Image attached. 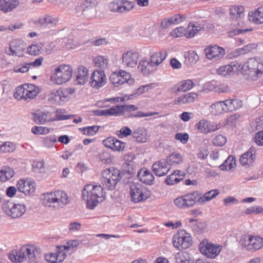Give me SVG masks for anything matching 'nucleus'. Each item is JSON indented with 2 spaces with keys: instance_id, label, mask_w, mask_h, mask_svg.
Here are the masks:
<instances>
[{
  "instance_id": "obj_51",
  "label": "nucleus",
  "mask_w": 263,
  "mask_h": 263,
  "mask_svg": "<svg viewBox=\"0 0 263 263\" xmlns=\"http://www.w3.org/2000/svg\"><path fill=\"white\" fill-rule=\"evenodd\" d=\"M99 128L100 126L94 125L91 126L84 127L83 128H80V130H81L83 134L84 135L88 136H93L97 133Z\"/></svg>"
},
{
  "instance_id": "obj_60",
  "label": "nucleus",
  "mask_w": 263,
  "mask_h": 263,
  "mask_svg": "<svg viewBox=\"0 0 263 263\" xmlns=\"http://www.w3.org/2000/svg\"><path fill=\"white\" fill-rule=\"evenodd\" d=\"M79 245V242L78 240H72L68 242L67 245L58 246V248L62 249L64 251L68 250L70 248H77Z\"/></svg>"
},
{
  "instance_id": "obj_40",
  "label": "nucleus",
  "mask_w": 263,
  "mask_h": 263,
  "mask_svg": "<svg viewBox=\"0 0 263 263\" xmlns=\"http://www.w3.org/2000/svg\"><path fill=\"white\" fill-rule=\"evenodd\" d=\"M236 165V159L234 156H229L224 162L219 166L221 170H230Z\"/></svg>"
},
{
  "instance_id": "obj_47",
  "label": "nucleus",
  "mask_w": 263,
  "mask_h": 263,
  "mask_svg": "<svg viewBox=\"0 0 263 263\" xmlns=\"http://www.w3.org/2000/svg\"><path fill=\"white\" fill-rule=\"evenodd\" d=\"M177 172L180 173V171H174L170 175L167 176L164 181L167 185H172L180 181V178L177 177Z\"/></svg>"
},
{
  "instance_id": "obj_27",
  "label": "nucleus",
  "mask_w": 263,
  "mask_h": 263,
  "mask_svg": "<svg viewBox=\"0 0 263 263\" xmlns=\"http://www.w3.org/2000/svg\"><path fill=\"white\" fill-rule=\"evenodd\" d=\"M88 79V69L83 66L78 67V74L75 80V83L78 85H84Z\"/></svg>"
},
{
  "instance_id": "obj_13",
  "label": "nucleus",
  "mask_w": 263,
  "mask_h": 263,
  "mask_svg": "<svg viewBox=\"0 0 263 263\" xmlns=\"http://www.w3.org/2000/svg\"><path fill=\"white\" fill-rule=\"evenodd\" d=\"M222 247L220 245H215L212 243H200L199 249L200 252L208 258H215L218 255L221 251Z\"/></svg>"
},
{
  "instance_id": "obj_19",
  "label": "nucleus",
  "mask_w": 263,
  "mask_h": 263,
  "mask_svg": "<svg viewBox=\"0 0 263 263\" xmlns=\"http://www.w3.org/2000/svg\"><path fill=\"white\" fill-rule=\"evenodd\" d=\"M171 167L168 166L165 159L157 161L152 165V171L157 176H163L167 174Z\"/></svg>"
},
{
  "instance_id": "obj_42",
  "label": "nucleus",
  "mask_w": 263,
  "mask_h": 263,
  "mask_svg": "<svg viewBox=\"0 0 263 263\" xmlns=\"http://www.w3.org/2000/svg\"><path fill=\"white\" fill-rule=\"evenodd\" d=\"M219 191L218 190H211L205 193L203 196H198V201L200 203H203L206 201H209L212 199L215 198L218 194Z\"/></svg>"
},
{
  "instance_id": "obj_9",
  "label": "nucleus",
  "mask_w": 263,
  "mask_h": 263,
  "mask_svg": "<svg viewBox=\"0 0 263 263\" xmlns=\"http://www.w3.org/2000/svg\"><path fill=\"white\" fill-rule=\"evenodd\" d=\"M4 212L13 218L22 216L26 212L25 206L23 204H15L12 201L7 200L2 203Z\"/></svg>"
},
{
  "instance_id": "obj_18",
  "label": "nucleus",
  "mask_w": 263,
  "mask_h": 263,
  "mask_svg": "<svg viewBox=\"0 0 263 263\" xmlns=\"http://www.w3.org/2000/svg\"><path fill=\"white\" fill-rule=\"evenodd\" d=\"M18 190L25 195H29L35 191V183L29 179H20L17 183Z\"/></svg>"
},
{
  "instance_id": "obj_55",
  "label": "nucleus",
  "mask_w": 263,
  "mask_h": 263,
  "mask_svg": "<svg viewBox=\"0 0 263 263\" xmlns=\"http://www.w3.org/2000/svg\"><path fill=\"white\" fill-rule=\"evenodd\" d=\"M114 143L112 146L111 149L114 151H123L125 147V143L116 138H114Z\"/></svg>"
},
{
  "instance_id": "obj_24",
  "label": "nucleus",
  "mask_w": 263,
  "mask_h": 263,
  "mask_svg": "<svg viewBox=\"0 0 263 263\" xmlns=\"http://www.w3.org/2000/svg\"><path fill=\"white\" fill-rule=\"evenodd\" d=\"M20 4L19 0H0V10L4 13L11 12Z\"/></svg>"
},
{
  "instance_id": "obj_43",
  "label": "nucleus",
  "mask_w": 263,
  "mask_h": 263,
  "mask_svg": "<svg viewBox=\"0 0 263 263\" xmlns=\"http://www.w3.org/2000/svg\"><path fill=\"white\" fill-rule=\"evenodd\" d=\"M257 47L256 44H250L243 46L242 48H239L235 50L233 53L234 57L238 56L241 54H246L249 52L252 49H255Z\"/></svg>"
},
{
  "instance_id": "obj_41",
  "label": "nucleus",
  "mask_w": 263,
  "mask_h": 263,
  "mask_svg": "<svg viewBox=\"0 0 263 263\" xmlns=\"http://www.w3.org/2000/svg\"><path fill=\"white\" fill-rule=\"evenodd\" d=\"M244 8L241 6H232L230 8V14L232 18H241L243 15Z\"/></svg>"
},
{
  "instance_id": "obj_61",
  "label": "nucleus",
  "mask_w": 263,
  "mask_h": 263,
  "mask_svg": "<svg viewBox=\"0 0 263 263\" xmlns=\"http://www.w3.org/2000/svg\"><path fill=\"white\" fill-rule=\"evenodd\" d=\"M99 158L100 161L104 164L108 163L111 160V155L107 151H103L99 155Z\"/></svg>"
},
{
  "instance_id": "obj_38",
  "label": "nucleus",
  "mask_w": 263,
  "mask_h": 263,
  "mask_svg": "<svg viewBox=\"0 0 263 263\" xmlns=\"http://www.w3.org/2000/svg\"><path fill=\"white\" fill-rule=\"evenodd\" d=\"M93 62L96 67L99 68V70H103L107 69L108 65V60L103 56L99 55L93 59Z\"/></svg>"
},
{
  "instance_id": "obj_23",
  "label": "nucleus",
  "mask_w": 263,
  "mask_h": 263,
  "mask_svg": "<svg viewBox=\"0 0 263 263\" xmlns=\"http://www.w3.org/2000/svg\"><path fill=\"white\" fill-rule=\"evenodd\" d=\"M154 68L155 66L147 59L140 61L138 66L139 71L144 76L150 74L154 70Z\"/></svg>"
},
{
  "instance_id": "obj_2",
  "label": "nucleus",
  "mask_w": 263,
  "mask_h": 263,
  "mask_svg": "<svg viewBox=\"0 0 263 263\" xmlns=\"http://www.w3.org/2000/svg\"><path fill=\"white\" fill-rule=\"evenodd\" d=\"M240 69L246 79L253 81H257L263 76V62L251 58L242 65L240 64Z\"/></svg>"
},
{
  "instance_id": "obj_32",
  "label": "nucleus",
  "mask_w": 263,
  "mask_h": 263,
  "mask_svg": "<svg viewBox=\"0 0 263 263\" xmlns=\"http://www.w3.org/2000/svg\"><path fill=\"white\" fill-rule=\"evenodd\" d=\"M119 110L118 105H116L109 109L94 110L93 114L97 116H119Z\"/></svg>"
},
{
  "instance_id": "obj_54",
  "label": "nucleus",
  "mask_w": 263,
  "mask_h": 263,
  "mask_svg": "<svg viewBox=\"0 0 263 263\" xmlns=\"http://www.w3.org/2000/svg\"><path fill=\"white\" fill-rule=\"evenodd\" d=\"M116 133L119 138H123L132 135L133 132L128 127L123 126L119 130H117Z\"/></svg>"
},
{
  "instance_id": "obj_64",
  "label": "nucleus",
  "mask_w": 263,
  "mask_h": 263,
  "mask_svg": "<svg viewBox=\"0 0 263 263\" xmlns=\"http://www.w3.org/2000/svg\"><path fill=\"white\" fill-rule=\"evenodd\" d=\"M175 138L177 140L180 141L182 143L185 144L189 140V135L186 133H178L175 135Z\"/></svg>"
},
{
  "instance_id": "obj_34",
  "label": "nucleus",
  "mask_w": 263,
  "mask_h": 263,
  "mask_svg": "<svg viewBox=\"0 0 263 263\" xmlns=\"http://www.w3.org/2000/svg\"><path fill=\"white\" fill-rule=\"evenodd\" d=\"M227 111H233L242 106V101L238 99H228L224 101Z\"/></svg>"
},
{
  "instance_id": "obj_22",
  "label": "nucleus",
  "mask_w": 263,
  "mask_h": 263,
  "mask_svg": "<svg viewBox=\"0 0 263 263\" xmlns=\"http://www.w3.org/2000/svg\"><path fill=\"white\" fill-rule=\"evenodd\" d=\"M255 148L252 146L240 158V163L243 166H250L256 159Z\"/></svg>"
},
{
  "instance_id": "obj_26",
  "label": "nucleus",
  "mask_w": 263,
  "mask_h": 263,
  "mask_svg": "<svg viewBox=\"0 0 263 263\" xmlns=\"http://www.w3.org/2000/svg\"><path fill=\"white\" fill-rule=\"evenodd\" d=\"M37 22L41 27L50 28L56 25L58 22V18L51 15H45L40 18Z\"/></svg>"
},
{
  "instance_id": "obj_37",
  "label": "nucleus",
  "mask_w": 263,
  "mask_h": 263,
  "mask_svg": "<svg viewBox=\"0 0 263 263\" xmlns=\"http://www.w3.org/2000/svg\"><path fill=\"white\" fill-rule=\"evenodd\" d=\"M26 98L27 99H34L40 92V89L32 84H26Z\"/></svg>"
},
{
  "instance_id": "obj_48",
  "label": "nucleus",
  "mask_w": 263,
  "mask_h": 263,
  "mask_svg": "<svg viewBox=\"0 0 263 263\" xmlns=\"http://www.w3.org/2000/svg\"><path fill=\"white\" fill-rule=\"evenodd\" d=\"M185 18L186 17L184 15L176 14L171 17L165 18L167 21L168 23L171 26L182 22L185 20Z\"/></svg>"
},
{
  "instance_id": "obj_17",
  "label": "nucleus",
  "mask_w": 263,
  "mask_h": 263,
  "mask_svg": "<svg viewBox=\"0 0 263 263\" xmlns=\"http://www.w3.org/2000/svg\"><path fill=\"white\" fill-rule=\"evenodd\" d=\"M90 80L91 86L96 88L102 87L106 83V78L103 70H95L91 76Z\"/></svg>"
},
{
  "instance_id": "obj_57",
  "label": "nucleus",
  "mask_w": 263,
  "mask_h": 263,
  "mask_svg": "<svg viewBox=\"0 0 263 263\" xmlns=\"http://www.w3.org/2000/svg\"><path fill=\"white\" fill-rule=\"evenodd\" d=\"M226 142V138L221 135L216 136L212 140L213 144L217 146H221L223 145Z\"/></svg>"
},
{
  "instance_id": "obj_59",
  "label": "nucleus",
  "mask_w": 263,
  "mask_h": 263,
  "mask_svg": "<svg viewBox=\"0 0 263 263\" xmlns=\"http://www.w3.org/2000/svg\"><path fill=\"white\" fill-rule=\"evenodd\" d=\"M186 32V29L184 27H180L176 28L173 31L171 32V34L172 36L175 37H181L183 35L185 36Z\"/></svg>"
},
{
  "instance_id": "obj_31",
  "label": "nucleus",
  "mask_w": 263,
  "mask_h": 263,
  "mask_svg": "<svg viewBox=\"0 0 263 263\" xmlns=\"http://www.w3.org/2000/svg\"><path fill=\"white\" fill-rule=\"evenodd\" d=\"M167 55V53L166 50L155 52L151 56L149 61L156 67L165 60Z\"/></svg>"
},
{
  "instance_id": "obj_16",
  "label": "nucleus",
  "mask_w": 263,
  "mask_h": 263,
  "mask_svg": "<svg viewBox=\"0 0 263 263\" xmlns=\"http://www.w3.org/2000/svg\"><path fill=\"white\" fill-rule=\"evenodd\" d=\"M139 59V53L130 50L124 53L122 57V64L127 67L134 68L136 66Z\"/></svg>"
},
{
  "instance_id": "obj_12",
  "label": "nucleus",
  "mask_w": 263,
  "mask_h": 263,
  "mask_svg": "<svg viewBox=\"0 0 263 263\" xmlns=\"http://www.w3.org/2000/svg\"><path fill=\"white\" fill-rule=\"evenodd\" d=\"M109 79L115 87H118L125 83L131 85L134 82V79L131 78L130 74L122 70L112 72Z\"/></svg>"
},
{
  "instance_id": "obj_11",
  "label": "nucleus",
  "mask_w": 263,
  "mask_h": 263,
  "mask_svg": "<svg viewBox=\"0 0 263 263\" xmlns=\"http://www.w3.org/2000/svg\"><path fill=\"white\" fill-rule=\"evenodd\" d=\"M240 243L249 251H256L263 247V238L245 235L241 238Z\"/></svg>"
},
{
  "instance_id": "obj_29",
  "label": "nucleus",
  "mask_w": 263,
  "mask_h": 263,
  "mask_svg": "<svg viewBox=\"0 0 263 263\" xmlns=\"http://www.w3.org/2000/svg\"><path fill=\"white\" fill-rule=\"evenodd\" d=\"M66 96L63 89L53 90L50 94L49 100L53 104H60L65 101Z\"/></svg>"
},
{
  "instance_id": "obj_10",
  "label": "nucleus",
  "mask_w": 263,
  "mask_h": 263,
  "mask_svg": "<svg viewBox=\"0 0 263 263\" xmlns=\"http://www.w3.org/2000/svg\"><path fill=\"white\" fill-rule=\"evenodd\" d=\"M173 244L174 247L179 250L186 249L192 245V240L190 234L183 230L174 236Z\"/></svg>"
},
{
  "instance_id": "obj_58",
  "label": "nucleus",
  "mask_w": 263,
  "mask_h": 263,
  "mask_svg": "<svg viewBox=\"0 0 263 263\" xmlns=\"http://www.w3.org/2000/svg\"><path fill=\"white\" fill-rule=\"evenodd\" d=\"M158 114H159L158 112H150L145 113L141 111H138L136 112H131L130 115H128V117H150V116L156 115H158Z\"/></svg>"
},
{
  "instance_id": "obj_56",
  "label": "nucleus",
  "mask_w": 263,
  "mask_h": 263,
  "mask_svg": "<svg viewBox=\"0 0 263 263\" xmlns=\"http://www.w3.org/2000/svg\"><path fill=\"white\" fill-rule=\"evenodd\" d=\"M121 4L120 0L112 2L109 4V9L112 12L122 13Z\"/></svg>"
},
{
  "instance_id": "obj_14",
  "label": "nucleus",
  "mask_w": 263,
  "mask_h": 263,
  "mask_svg": "<svg viewBox=\"0 0 263 263\" xmlns=\"http://www.w3.org/2000/svg\"><path fill=\"white\" fill-rule=\"evenodd\" d=\"M25 49V45L23 41L19 39L12 40L9 44V48L6 50L9 55H15L19 57H23V51Z\"/></svg>"
},
{
  "instance_id": "obj_15",
  "label": "nucleus",
  "mask_w": 263,
  "mask_h": 263,
  "mask_svg": "<svg viewBox=\"0 0 263 263\" xmlns=\"http://www.w3.org/2000/svg\"><path fill=\"white\" fill-rule=\"evenodd\" d=\"M205 53L208 59L217 61L223 57L225 50L217 45H211L205 49Z\"/></svg>"
},
{
  "instance_id": "obj_28",
  "label": "nucleus",
  "mask_w": 263,
  "mask_h": 263,
  "mask_svg": "<svg viewBox=\"0 0 263 263\" xmlns=\"http://www.w3.org/2000/svg\"><path fill=\"white\" fill-rule=\"evenodd\" d=\"M138 177L141 182L146 184L152 185L154 184V176L148 170H140L138 173Z\"/></svg>"
},
{
  "instance_id": "obj_4",
  "label": "nucleus",
  "mask_w": 263,
  "mask_h": 263,
  "mask_svg": "<svg viewBox=\"0 0 263 263\" xmlns=\"http://www.w3.org/2000/svg\"><path fill=\"white\" fill-rule=\"evenodd\" d=\"M43 196V204L45 206L59 209L69 202L67 194L62 191L47 193L44 194Z\"/></svg>"
},
{
  "instance_id": "obj_46",
  "label": "nucleus",
  "mask_w": 263,
  "mask_h": 263,
  "mask_svg": "<svg viewBox=\"0 0 263 263\" xmlns=\"http://www.w3.org/2000/svg\"><path fill=\"white\" fill-rule=\"evenodd\" d=\"M33 121L37 124H44L47 121V114L43 112L32 114Z\"/></svg>"
},
{
  "instance_id": "obj_8",
  "label": "nucleus",
  "mask_w": 263,
  "mask_h": 263,
  "mask_svg": "<svg viewBox=\"0 0 263 263\" xmlns=\"http://www.w3.org/2000/svg\"><path fill=\"white\" fill-rule=\"evenodd\" d=\"M199 196L197 192H193L176 198L174 202L178 208L186 209L193 206L197 202H198Z\"/></svg>"
},
{
  "instance_id": "obj_45",
  "label": "nucleus",
  "mask_w": 263,
  "mask_h": 263,
  "mask_svg": "<svg viewBox=\"0 0 263 263\" xmlns=\"http://www.w3.org/2000/svg\"><path fill=\"white\" fill-rule=\"evenodd\" d=\"M201 27L200 26H196L194 24L190 23H189L186 32L185 34V36L187 38H192L196 34L199 30H200Z\"/></svg>"
},
{
  "instance_id": "obj_39",
  "label": "nucleus",
  "mask_w": 263,
  "mask_h": 263,
  "mask_svg": "<svg viewBox=\"0 0 263 263\" xmlns=\"http://www.w3.org/2000/svg\"><path fill=\"white\" fill-rule=\"evenodd\" d=\"M165 160L170 167L172 165L181 163L183 160L181 155L176 153H174L167 156Z\"/></svg>"
},
{
  "instance_id": "obj_63",
  "label": "nucleus",
  "mask_w": 263,
  "mask_h": 263,
  "mask_svg": "<svg viewBox=\"0 0 263 263\" xmlns=\"http://www.w3.org/2000/svg\"><path fill=\"white\" fill-rule=\"evenodd\" d=\"M31 132L35 135H43L48 133L47 128L43 126H34L31 129Z\"/></svg>"
},
{
  "instance_id": "obj_36",
  "label": "nucleus",
  "mask_w": 263,
  "mask_h": 263,
  "mask_svg": "<svg viewBox=\"0 0 263 263\" xmlns=\"http://www.w3.org/2000/svg\"><path fill=\"white\" fill-rule=\"evenodd\" d=\"M146 133L143 127H139L133 132V137L136 140L140 143H143L146 141Z\"/></svg>"
},
{
  "instance_id": "obj_5",
  "label": "nucleus",
  "mask_w": 263,
  "mask_h": 263,
  "mask_svg": "<svg viewBox=\"0 0 263 263\" xmlns=\"http://www.w3.org/2000/svg\"><path fill=\"white\" fill-rule=\"evenodd\" d=\"M101 183L104 188L113 190L121 179L120 172L114 167L104 170L101 173Z\"/></svg>"
},
{
  "instance_id": "obj_50",
  "label": "nucleus",
  "mask_w": 263,
  "mask_h": 263,
  "mask_svg": "<svg viewBox=\"0 0 263 263\" xmlns=\"http://www.w3.org/2000/svg\"><path fill=\"white\" fill-rule=\"evenodd\" d=\"M181 92H185L191 89L195 85L192 80L187 79L178 83Z\"/></svg>"
},
{
  "instance_id": "obj_53",
  "label": "nucleus",
  "mask_w": 263,
  "mask_h": 263,
  "mask_svg": "<svg viewBox=\"0 0 263 263\" xmlns=\"http://www.w3.org/2000/svg\"><path fill=\"white\" fill-rule=\"evenodd\" d=\"M196 127L202 133H208V121L206 120H201L198 123L196 124Z\"/></svg>"
},
{
  "instance_id": "obj_7",
  "label": "nucleus",
  "mask_w": 263,
  "mask_h": 263,
  "mask_svg": "<svg viewBox=\"0 0 263 263\" xmlns=\"http://www.w3.org/2000/svg\"><path fill=\"white\" fill-rule=\"evenodd\" d=\"M72 68L69 65H61L55 69L52 77L53 82L61 85L68 82L72 76Z\"/></svg>"
},
{
  "instance_id": "obj_30",
  "label": "nucleus",
  "mask_w": 263,
  "mask_h": 263,
  "mask_svg": "<svg viewBox=\"0 0 263 263\" xmlns=\"http://www.w3.org/2000/svg\"><path fill=\"white\" fill-rule=\"evenodd\" d=\"M210 110L212 114L215 116L228 112L224 101H218L213 103L210 106Z\"/></svg>"
},
{
  "instance_id": "obj_3",
  "label": "nucleus",
  "mask_w": 263,
  "mask_h": 263,
  "mask_svg": "<svg viewBox=\"0 0 263 263\" xmlns=\"http://www.w3.org/2000/svg\"><path fill=\"white\" fill-rule=\"evenodd\" d=\"M103 187L100 185L88 184L84 186L82 191L83 199L87 203V207L93 209L99 202V199L103 197Z\"/></svg>"
},
{
  "instance_id": "obj_49",
  "label": "nucleus",
  "mask_w": 263,
  "mask_h": 263,
  "mask_svg": "<svg viewBox=\"0 0 263 263\" xmlns=\"http://www.w3.org/2000/svg\"><path fill=\"white\" fill-rule=\"evenodd\" d=\"M185 61L187 64H195L198 59L197 54L194 51H190L184 55Z\"/></svg>"
},
{
  "instance_id": "obj_35",
  "label": "nucleus",
  "mask_w": 263,
  "mask_h": 263,
  "mask_svg": "<svg viewBox=\"0 0 263 263\" xmlns=\"http://www.w3.org/2000/svg\"><path fill=\"white\" fill-rule=\"evenodd\" d=\"M14 172L12 168L8 166L2 167L0 170V181L5 182L13 177Z\"/></svg>"
},
{
  "instance_id": "obj_1",
  "label": "nucleus",
  "mask_w": 263,
  "mask_h": 263,
  "mask_svg": "<svg viewBox=\"0 0 263 263\" xmlns=\"http://www.w3.org/2000/svg\"><path fill=\"white\" fill-rule=\"evenodd\" d=\"M41 257V250L30 245L23 246L18 251L13 250L9 254V259L15 263L21 262L26 259L33 261L40 259Z\"/></svg>"
},
{
  "instance_id": "obj_25",
  "label": "nucleus",
  "mask_w": 263,
  "mask_h": 263,
  "mask_svg": "<svg viewBox=\"0 0 263 263\" xmlns=\"http://www.w3.org/2000/svg\"><path fill=\"white\" fill-rule=\"evenodd\" d=\"M249 20L255 24L263 23V7H259L254 11L250 12L248 14Z\"/></svg>"
},
{
  "instance_id": "obj_62",
  "label": "nucleus",
  "mask_w": 263,
  "mask_h": 263,
  "mask_svg": "<svg viewBox=\"0 0 263 263\" xmlns=\"http://www.w3.org/2000/svg\"><path fill=\"white\" fill-rule=\"evenodd\" d=\"M14 149L13 144L10 142L3 143L0 147V150L4 153H10Z\"/></svg>"
},
{
  "instance_id": "obj_20",
  "label": "nucleus",
  "mask_w": 263,
  "mask_h": 263,
  "mask_svg": "<svg viewBox=\"0 0 263 263\" xmlns=\"http://www.w3.org/2000/svg\"><path fill=\"white\" fill-rule=\"evenodd\" d=\"M240 68V64L237 62H232L231 64L221 66L216 70L217 73L223 76H231L233 74L235 70H239Z\"/></svg>"
},
{
  "instance_id": "obj_33",
  "label": "nucleus",
  "mask_w": 263,
  "mask_h": 263,
  "mask_svg": "<svg viewBox=\"0 0 263 263\" xmlns=\"http://www.w3.org/2000/svg\"><path fill=\"white\" fill-rule=\"evenodd\" d=\"M197 98V95L193 92L187 93L181 96L174 101L175 104L183 105L193 102Z\"/></svg>"
},
{
  "instance_id": "obj_44",
  "label": "nucleus",
  "mask_w": 263,
  "mask_h": 263,
  "mask_svg": "<svg viewBox=\"0 0 263 263\" xmlns=\"http://www.w3.org/2000/svg\"><path fill=\"white\" fill-rule=\"evenodd\" d=\"M175 259L177 263H190L191 257L186 252H179L175 254Z\"/></svg>"
},
{
  "instance_id": "obj_6",
  "label": "nucleus",
  "mask_w": 263,
  "mask_h": 263,
  "mask_svg": "<svg viewBox=\"0 0 263 263\" xmlns=\"http://www.w3.org/2000/svg\"><path fill=\"white\" fill-rule=\"evenodd\" d=\"M129 194L131 200L138 203L146 200L150 196V191L144 186L137 182L130 184Z\"/></svg>"
},
{
  "instance_id": "obj_21",
  "label": "nucleus",
  "mask_w": 263,
  "mask_h": 263,
  "mask_svg": "<svg viewBox=\"0 0 263 263\" xmlns=\"http://www.w3.org/2000/svg\"><path fill=\"white\" fill-rule=\"evenodd\" d=\"M58 250L55 253H50L45 254V259L50 263H60L62 262L66 256L65 252L63 250L57 247Z\"/></svg>"
},
{
  "instance_id": "obj_52",
  "label": "nucleus",
  "mask_w": 263,
  "mask_h": 263,
  "mask_svg": "<svg viewBox=\"0 0 263 263\" xmlns=\"http://www.w3.org/2000/svg\"><path fill=\"white\" fill-rule=\"evenodd\" d=\"M26 84L17 87L15 89L14 97L17 100L24 99L26 98Z\"/></svg>"
}]
</instances>
